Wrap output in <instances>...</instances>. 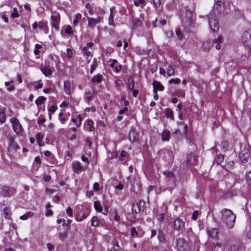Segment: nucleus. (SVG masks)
Here are the masks:
<instances>
[{
	"mask_svg": "<svg viewBox=\"0 0 251 251\" xmlns=\"http://www.w3.org/2000/svg\"><path fill=\"white\" fill-rule=\"evenodd\" d=\"M245 143L244 146L247 147V148H244V149H242V144L241 146V151L239 153V157L240 160L243 163H246L250 157V151L249 148H250L249 145L248 144V142H244Z\"/></svg>",
	"mask_w": 251,
	"mask_h": 251,
	"instance_id": "obj_2",
	"label": "nucleus"
},
{
	"mask_svg": "<svg viewBox=\"0 0 251 251\" xmlns=\"http://www.w3.org/2000/svg\"><path fill=\"white\" fill-rule=\"evenodd\" d=\"M176 246L179 251H187L188 250V243L185 242L182 238L177 239Z\"/></svg>",
	"mask_w": 251,
	"mask_h": 251,
	"instance_id": "obj_6",
	"label": "nucleus"
},
{
	"mask_svg": "<svg viewBox=\"0 0 251 251\" xmlns=\"http://www.w3.org/2000/svg\"><path fill=\"white\" fill-rule=\"evenodd\" d=\"M47 247L49 251H52L54 249V246L50 243L47 244Z\"/></svg>",
	"mask_w": 251,
	"mask_h": 251,
	"instance_id": "obj_64",
	"label": "nucleus"
},
{
	"mask_svg": "<svg viewBox=\"0 0 251 251\" xmlns=\"http://www.w3.org/2000/svg\"><path fill=\"white\" fill-rule=\"evenodd\" d=\"M10 121L12 124L14 131L16 133H20L22 130V127L18 120L16 118H12L11 119Z\"/></svg>",
	"mask_w": 251,
	"mask_h": 251,
	"instance_id": "obj_7",
	"label": "nucleus"
},
{
	"mask_svg": "<svg viewBox=\"0 0 251 251\" xmlns=\"http://www.w3.org/2000/svg\"><path fill=\"white\" fill-rule=\"evenodd\" d=\"M176 34L177 37L180 39H182V34L181 30L179 28H177L176 30Z\"/></svg>",
	"mask_w": 251,
	"mask_h": 251,
	"instance_id": "obj_54",
	"label": "nucleus"
},
{
	"mask_svg": "<svg viewBox=\"0 0 251 251\" xmlns=\"http://www.w3.org/2000/svg\"><path fill=\"white\" fill-rule=\"evenodd\" d=\"M246 236L249 239H251V228H246Z\"/></svg>",
	"mask_w": 251,
	"mask_h": 251,
	"instance_id": "obj_53",
	"label": "nucleus"
},
{
	"mask_svg": "<svg viewBox=\"0 0 251 251\" xmlns=\"http://www.w3.org/2000/svg\"><path fill=\"white\" fill-rule=\"evenodd\" d=\"M181 23H182V26H183L185 28V30L186 29V26H187V18H183L181 20Z\"/></svg>",
	"mask_w": 251,
	"mask_h": 251,
	"instance_id": "obj_56",
	"label": "nucleus"
},
{
	"mask_svg": "<svg viewBox=\"0 0 251 251\" xmlns=\"http://www.w3.org/2000/svg\"><path fill=\"white\" fill-rule=\"evenodd\" d=\"M108 23L110 25H114V16L112 13V9L110 8V14L108 18Z\"/></svg>",
	"mask_w": 251,
	"mask_h": 251,
	"instance_id": "obj_39",
	"label": "nucleus"
},
{
	"mask_svg": "<svg viewBox=\"0 0 251 251\" xmlns=\"http://www.w3.org/2000/svg\"><path fill=\"white\" fill-rule=\"evenodd\" d=\"M245 179L248 184V185L251 187V171L246 173Z\"/></svg>",
	"mask_w": 251,
	"mask_h": 251,
	"instance_id": "obj_34",
	"label": "nucleus"
},
{
	"mask_svg": "<svg viewBox=\"0 0 251 251\" xmlns=\"http://www.w3.org/2000/svg\"><path fill=\"white\" fill-rule=\"evenodd\" d=\"M41 70L43 74L46 76H49L52 73L51 69L50 68L49 66L46 65H41Z\"/></svg>",
	"mask_w": 251,
	"mask_h": 251,
	"instance_id": "obj_13",
	"label": "nucleus"
},
{
	"mask_svg": "<svg viewBox=\"0 0 251 251\" xmlns=\"http://www.w3.org/2000/svg\"><path fill=\"white\" fill-rule=\"evenodd\" d=\"M64 89L66 94L70 95L72 93L73 89L72 88L71 82L70 81L66 80L64 81Z\"/></svg>",
	"mask_w": 251,
	"mask_h": 251,
	"instance_id": "obj_14",
	"label": "nucleus"
},
{
	"mask_svg": "<svg viewBox=\"0 0 251 251\" xmlns=\"http://www.w3.org/2000/svg\"><path fill=\"white\" fill-rule=\"evenodd\" d=\"M134 81L131 77H129L127 80V85L128 89L130 91H132L134 88Z\"/></svg>",
	"mask_w": 251,
	"mask_h": 251,
	"instance_id": "obj_27",
	"label": "nucleus"
},
{
	"mask_svg": "<svg viewBox=\"0 0 251 251\" xmlns=\"http://www.w3.org/2000/svg\"><path fill=\"white\" fill-rule=\"evenodd\" d=\"M6 120V117L4 112L3 108L0 105V123H3Z\"/></svg>",
	"mask_w": 251,
	"mask_h": 251,
	"instance_id": "obj_25",
	"label": "nucleus"
},
{
	"mask_svg": "<svg viewBox=\"0 0 251 251\" xmlns=\"http://www.w3.org/2000/svg\"><path fill=\"white\" fill-rule=\"evenodd\" d=\"M83 51L84 52V54L86 56H89L91 54V52L88 50V49H87V47H84L83 48Z\"/></svg>",
	"mask_w": 251,
	"mask_h": 251,
	"instance_id": "obj_58",
	"label": "nucleus"
},
{
	"mask_svg": "<svg viewBox=\"0 0 251 251\" xmlns=\"http://www.w3.org/2000/svg\"><path fill=\"white\" fill-rule=\"evenodd\" d=\"M66 51H67V57L69 58H71L73 56L74 52H73V50H71V49L68 48L66 50Z\"/></svg>",
	"mask_w": 251,
	"mask_h": 251,
	"instance_id": "obj_48",
	"label": "nucleus"
},
{
	"mask_svg": "<svg viewBox=\"0 0 251 251\" xmlns=\"http://www.w3.org/2000/svg\"><path fill=\"white\" fill-rule=\"evenodd\" d=\"M219 231L218 228H212L208 229L207 231L208 235L212 238L217 240L218 239V234Z\"/></svg>",
	"mask_w": 251,
	"mask_h": 251,
	"instance_id": "obj_11",
	"label": "nucleus"
},
{
	"mask_svg": "<svg viewBox=\"0 0 251 251\" xmlns=\"http://www.w3.org/2000/svg\"><path fill=\"white\" fill-rule=\"evenodd\" d=\"M224 156L223 154L220 153L217 154L214 158V162L217 165H221V164L224 161Z\"/></svg>",
	"mask_w": 251,
	"mask_h": 251,
	"instance_id": "obj_21",
	"label": "nucleus"
},
{
	"mask_svg": "<svg viewBox=\"0 0 251 251\" xmlns=\"http://www.w3.org/2000/svg\"><path fill=\"white\" fill-rule=\"evenodd\" d=\"M132 26L133 27L139 26L141 24V21L138 19H135L132 21Z\"/></svg>",
	"mask_w": 251,
	"mask_h": 251,
	"instance_id": "obj_42",
	"label": "nucleus"
},
{
	"mask_svg": "<svg viewBox=\"0 0 251 251\" xmlns=\"http://www.w3.org/2000/svg\"><path fill=\"white\" fill-rule=\"evenodd\" d=\"M212 46V45L210 43L209 41H206L203 42L202 44V49L205 51H208Z\"/></svg>",
	"mask_w": 251,
	"mask_h": 251,
	"instance_id": "obj_28",
	"label": "nucleus"
},
{
	"mask_svg": "<svg viewBox=\"0 0 251 251\" xmlns=\"http://www.w3.org/2000/svg\"><path fill=\"white\" fill-rule=\"evenodd\" d=\"M94 92L91 91L90 90L86 91L85 92V98L86 101L89 102L94 98Z\"/></svg>",
	"mask_w": 251,
	"mask_h": 251,
	"instance_id": "obj_15",
	"label": "nucleus"
},
{
	"mask_svg": "<svg viewBox=\"0 0 251 251\" xmlns=\"http://www.w3.org/2000/svg\"><path fill=\"white\" fill-rule=\"evenodd\" d=\"M127 138L129 141H136L139 140V134L135 130H131L128 133Z\"/></svg>",
	"mask_w": 251,
	"mask_h": 251,
	"instance_id": "obj_12",
	"label": "nucleus"
},
{
	"mask_svg": "<svg viewBox=\"0 0 251 251\" xmlns=\"http://www.w3.org/2000/svg\"><path fill=\"white\" fill-rule=\"evenodd\" d=\"M85 7L86 8L88 9V11H89V13L90 15H93V11L91 7V5L90 3H88L86 4L85 5Z\"/></svg>",
	"mask_w": 251,
	"mask_h": 251,
	"instance_id": "obj_55",
	"label": "nucleus"
},
{
	"mask_svg": "<svg viewBox=\"0 0 251 251\" xmlns=\"http://www.w3.org/2000/svg\"><path fill=\"white\" fill-rule=\"evenodd\" d=\"M84 15L87 18L88 25L90 27H94L97 24H98L100 22H102V17H101L100 16L97 18H93L87 17L85 13H84Z\"/></svg>",
	"mask_w": 251,
	"mask_h": 251,
	"instance_id": "obj_5",
	"label": "nucleus"
},
{
	"mask_svg": "<svg viewBox=\"0 0 251 251\" xmlns=\"http://www.w3.org/2000/svg\"><path fill=\"white\" fill-rule=\"evenodd\" d=\"M62 222H63V224H62V226H64V227H65V226H67L68 227V228H69V225L72 222V220H68L67 221V222L68 223H66V221H65V220L63 219H58L57 220V224H60Z\"/></svg>",
	"mask_w": 251,
	"mask_h": 251,
	"instance_id": "obj_29",
	"label": "nucleus"
},
{
	"mask_svg": "<svg viewBox=\"0 0 251 251\" xmlns=\"http://www.w3.org/2000/svg\"><path fill=\"white\" fill-rule=\"evenodd\" d=\"M113 245V248L115 251H119L120 250V247L119 245L118 242L116 240H114Z\"/></svg>",
	"mask_w": 251,
	"mask_h": 251,
	"instance_id": "obj_43",
	"label": "nucleus"
},
{
	"mask_svg": "<svg viewBox=\"0 0 251 251\" xmlns=\"http://www.w3.org/2000/svg\"><path fill=\"white\" fill-rule=\"evenodd\" d=\"M13 81H6L5 82V85L7 87V89L8 91H12L15 89V87L14 85L10 86V84Z\"/></svg>",
	"mask_w": 251,
	"mask_h": 251,
	"instance_id": "obj_36",
	"label": "nucleus"
},
{
	"mask_svg": "<svg viewBox=\"0 0 251 251\" xmlns=\"http://www.w3.org/2000/svg\"><path fill=\"white\" fill-rule=\"evenodd\" d=\"M33 212L32 211H28L20 217V219L22 220H25L28 218H31L33 216Z\"/></svg>",
	"mask_w": 251,
	"mask_h": 251,
	"instance_id": "obj_23",
	"label": "nucleus"
},
{
	"mask_svg": "<svg viewBox=\"0 0 251 251\" xmlns=\"http://www.w3.org/2000/svg\"><path fill=\"white\" fill-rule=\"evenodd\" d=\"M215 6L219 13L224 10V3L221 0H217L215 3Z\"/></svg>",
	"mask_w": 251,
	"mask_h": 251,
	"instance_id": "obj_20",
	"label": "nucleus"
},
{
	"mask_svg": "<svg viewBox=\"0 0 251 251\" xmlns=\"http://www.w3.org/2000/svg\"><path fill=\"white\" fill-rule=\"evenodd\" d=\"M169 83L172 84H178L180 82V80L179 78H173L169 80Z\"/></svg>",
	"mask_w": 251,
	"mask_h": 251,
	"instance_id": "obj_49",
	"label": "nucleus"
},
{
	"mask_svg": "<svg viewBox=\"0 0 251 251\" xmlns=\"http://www.w3.org/2000/svg\"><path fill=\"white\" fill-rule=\"evenodd\" d=\"M234 165V162L233 161H230L227 163V167L229 169H232Z\"/></svg>",
	"mask_w": 251,
	"mask_h": 251,
	"instance_id": "obj_61",
	"label": "nucleus"
},
{
	"mask_svg": "<svg viewBox=\"0 0 251 251\" xmlns=\"http://www.w3.org/2000/svg\"><path fill=\"white\" fill-rule=\"evenodd\" d=\"M190 16H191V18L189 17V25H190L193 22V18L195 17V16H196V14H195V15H194L192 11H191L189 10V17Z\"/></svg>",
	"mask_w": 251,
	"mask_h": 251,
	"instance_id": "obj_47",
	"label": "nucleus"
},
{
	"mask_svg": "<svg viewBox=\"0 0 251 251\" xmlns=\"http://www.w3.org/2000/svg\"><path fill=\"white\" fill-rule=\"evenodd\" d=\"M19 15L16 8H14V11L11 13V17L13 18L18 17Z\"/></svg>",
	"mask_w": 251,
	"mask_h": 251,
	"instance_id": "obj_51",
	"label": "nucleus"
},
{
	"mask_svg": "<svg viewBox=\"0 0 251 251\" xmlns=\"http://www.w3.org/2000/svg\"><path fill=\"white\" fill-rule=\"evenodd\" d=\"M51 24L52 27L55 28V29H58V19L57 17L55 16H51Z\"/></svg>",
	"mask_w": 251,
	"mask_h": 251,
	"instance_id": "obj_24",
	"label": "nucleus"
},
{
	"mask_svg": "<svg viewBox=\"0 0 251 251\" xmlns=\"http://www.w3.org/2000/svg\"><path fill=\"white\" fill-rule=\"evenodd\" d=\"M57 109V107L54 105H51L48 109V111L50 113H53L55 111L56 109Z\"/></svg>",
	"mask_w": 251,
	"mask_h": 251,
	"instance_id": "obj_60",
	"label": "nucleus"
},
{
	"mask_svg": "<svg viewBox=\"0 0 251 251\" xmlns=\"http://www.w3.org/2000/svg\"><path fill=\"white\" fill-rule=\"evenodd\" d=\"M72 28L70 25H67L65 29V33L67 34H71L72 33Z\"/></svg>",
	"mask_w": 251,
	"mask_h": 251,
	"instance_id": "obj_59",
	"label": "nucleus"
},
{
	"mask_svg": "<svg viewBox=\"0 0 251 251\" xmlns=\"http://www.w3.org/2000/svg\"><path fill=\"white\" fill-rule=\"evenodd\" d=\"M152 86L153 87H155L156 88V89L160 91H162L164 89V87L163 86V85H162V84L160 82L157 80H153L152 83Z\"/></svg>",
	"mask_w": 251,
	"mask_h": 251,
	"instance_id": "obj_22",
	"label": "nucleus"
},
{
	"mask_svg": "<svg viewBox=\"0 0 251 251\" xmlns=\"http://www.w3.org/2000/svg\"><path fill=\"white\" fill-rule=\"evenodd\" d=\"M66 213L69 216L73 217V209L72 208L68 207L66 209Z\"/></svg>",
	"mask_w": 251,
	"mask_h": 251,
	"instance_id": "obj_52",
	"label": "nucleus"
},
{
	"mask_svg": "<svg viewBox=\"0 0 251 251\" xmlns=\"http://www.w3.org/2000/svg\"><path fill=\"white\" fill-rule=\"evenodd\" d=\"M87 215L86 214H83L82 216L77 215L76 217H75V220L77 222H80L85 219L87 218Z\"/></svg>",
	"mask_w": 251,
	"mask_h": 251,
	"instance_id": "obj_45",
	"label": "nucleus"
},
{
	"mask_svg": "<svg viewBox=\"0 0 251 251\" xmlns=\"http://www.w3.org/2000/svg\"><path fill=\"white\" fill-rule=\"evenodd\" d=\"M73 169L76 173H79L82 171V166L79 162L74 161L73 163Z\"/></svg>",
	"mask_w": 251,
	"mask_h": 251,
	"instance_id": "obj_19",
	"label": "nucleus"
},
{
	"mask_svg": "<svg viewBox=\"0 0 251 251\" xmlns=\"http://www.w3.org/2000/svg\"><path fill=\"white\" fill-rule=\"evenodd\" d=\"M209 25L211 29L213 32H216L219 29V24L218 21L215 19H211L209 20Z\"/></svg>",
	"mask_w": 251,
	"mask_h": 251,
	"instance_id": "obj_9",
	"label": "nucleus"
},
{
	"mask_svg": "<svg viewBox=\"0 0 251 251\" xmlns=\"http://www.w3.org/2000/svg\"><path fill=\"white\" fill-rule=\"evenodd\" d=\"M101 78L102 76L100 74L97 75H94L92 79V81L93 83H100L101 82Z\"/></svg>",
	"mask_w": 251,
	"mask_h": 251,
	"instance_id": "obj_33",
	"label": "nucleus"
},
{
	"mask_svg": "<svg viewBox=\"0 0 251 251\" xmlns=\"http://www.w3.org/2000/svg\"><path fill=\"white\" fill-rule=\"evenodd\" d=\"M46 100V98L43 96H40L37 98L35 101V103L37 106L39 107L41 105L44 103Z\"/></svg>",
	"mask_w": 251,
	"mask_h": 251,
	"instance_id": "obj_26",
	"label": "nucleus"
},
{
	"mask_svg": "<svg viewBox=\"0 0 251 251\" xmlns=\"http://www.w3.org/2000/svg\"><path fill=\"white\" fill-rule=\"evenodd\" d=\"M20 149L19 146L16 142H9L8 150L9 152L16 151Z\"/></svg>",
	"mask_w": 251,
	"mask_h": 251,
	"instance_id": "obj_17",
	"label": "nucleus"
},
{
	"mask_svg": "<svg viewBox=\"0 0 251 251\" xmlns=\"http://www.w3.org/2000/svg\"><path fill=\"white\" fill-rule=\"evenodd\" d=\"M167 73L168 75L169 76L173 75L175 73L174 69L171 66H169L167 70Z\"/></svg>",
	"mask_w": 251,
	"mask_h": 251,
	"instance_id": "obj_41",
	"label": "nucleus"
},
{
	"mask_svg": "<svg viewBox=\"0 0 251 251\" xmlns=\"http://www.w3.org/2000/svg\"><path fill=\"white\" fill-rule=\"evenodd\" d=\"M94 207L95 209L99 212H101L103 211V209L102 208V206L100 203V202L98 201H95L94 204Z\"/></svg>",
	"mask_w": 251,
	"mask_h": 251,
	"instance_id": "obj_32",
	"label": "nucleus"
},
{
	"mask_svg": "<svg viewBox=\"0 0 251 251\" xmlns=\"http://www.w3.org/2000/svg\"><path fill=\"white\" fill-rule=\"evenodd\" d=\"M94 123L92 120H89L87 121V125L89 126V130L93 131L94 130L95 128L93 126Z\"/></svg>",
	"mask_w": 251,
	"mask_h": 251,
	"instance_id": "obj_40",
	"label": "nucleus"
},
{
	"mask_svg": "<svg viewBox=\"0 0 251 251\" xmlns=\"http://www.w3.org/2000/svg\"><path fill=\"white\" fill-rule=\"evenodd\" d=\"M111 68L115 70V71L117 73L119 72L121 69V65H119L117 60L113 59L112 62L110 64Z\"/></svg>",
	"mask_w": 251,
	"mask_h": 251,
	"instance_id": "obj_16",
	"label": "nucleus"
},
{
	"mask_svg": "<svg viewBox=\"0 0 251 251\" xmlns=\"http://www.w3.org/2000/svg\"><path fill=\"white\" fill-rule=\"evenodd\" d=\"M242 42L248 49H251V29L246 30L242 37Z\"/></svg>",
	"mask_w": 251,
	"mask_h": 251,
	"instance_id": "obj_3",
	"label": "nucleus"
},
{
	"mask_svg": "<svg viewBox=\"0 0 251 251\" xmlns=\"http://www.w3.org/2000/svg\"><path fill=\"white\" fill-rule=\"evenodd\" d=\"M93 189L95 191L97 192L99 190V184L98 182H95L93 185Z\"/></svg>",
	"mask_w": 251,
	"mask_h": 251,
	"instance_id": "obj_63",
	"label": "nucleus"
},
{
	"mask_svg": "<svg viewBox=\"0 0 251 251\" xmlns=\"http://www.w3.org/2000/svg\"><path fill=\"white\" fill-rule=\"evenodd\" d=\"M174 227L176 230H181L184 226L183 222L179 218H176L174 221Z\"/></svg>",
	"mask_w": 251,
	"mask_h": 251,
	"instance_id": "obj_10",
	"label": "nucleus"
},
{
	"mask_svg": "<svg viewBox=\"0 0 251 251\" xmlns=\"http://www.w3.org/2000/svg\"><path fill=\"white\" fill-rule=\"evenodd\" d=\"M241 249V246L239 244L233 245L230 247L231 251H239Z\"/></svg>",
	"mask_w": 251,
	"mask_h": 251,
	"instance_id": "obj_38",
	"label": "nucleus"
},
{
	"mask_svg": "<svg viewBox=\"0 0 251 251\" xmlns=\"http://www.w3.org/2000/svg\"><path fill=\"white\" fill-rule=\"evenodd\" d=\"M223 41V37L222 36H220L218 37L217 39H215L212 42V44H216L215 48L217 50H219L221 49L220 44L222 43Z\"/></svg>",
	"mask_w": 251,
	"mask_h": 251,
	"instance_id": "obj_18",
	"label": "nucleus"
},
{
	"mask_svg": "<svg viewBox=\"0 0 251 251\" xmlns=\"http://www.w3.org/2000/svg\"><path fill=\"white\" fill-rule=\"evenodd\" d=\"M145 202L143 200H140L138 202H134L132 205V212L136 214L139 213L141 210H143Z\"/></svg>",
	"mask_w": 251,
	"mask_h": 251,
	"instance_id": "obj_4",
	"label": "nucleus"
},
{
	"mask_svg": "<svg viewBox=\"0 0 251 251\" xmlns=\"http://www.w3.org/2000/svg\"><path fill=\"white\" fill-rule=\"evenodd\" d=\"M199 215L200 213L198 210L194 211L192 214V219L195 221L196 220L198 219Z\"/></svg>",
	"mask_w": 251,
	"mask_h": 251,
	"instance_id": "obj_46",
	"label": "nucleus"
},
{
	"mask_svg": "<svg viewBox=\"0 0 251 251\" xmlns=\"http://www.w3.org/2000/svg\"><path fill=\"white\" fill-rule=\"evenodd\" d=\"M145 1V0H134V3L135 6H138L139 4H143L144 3Z\"/></svg>",
	"mask_w": 251,
	"mask_h": 251,
	"instance_id": "obj_57",
	"label": "nucleus"
},
{
	"mask_svg": "<svg viewBox=\"0 0 251 251\" xmlns=\"http://www.w3.org/2000/svg\"><path fill=\"white\" fill-rule=\"evenodd\" d=\"M170 137V132L168 130L163 131L162 134V139L163 141L169 140Z\"/></svg>",
	"mask_w": 251,
	"mask_h": 251,
	"instance_id": "obj_30",
	"label": "nucleus"
},
{
	"mask_svg": "<svg viewBox=\"0 0 251 251\" xmlns=\"http://www.w3.org/2000/svg\"><path fill=\"white\" fill-rule=\"evenodd\" d=\"M68 235V233L67 231H65L63 232H60L58 234V236L60 239L63 240L65 239Z\"/></svg>",
	"mask_w": 251,
	"mask_h": 251,
	"instance_id": "obj_44",
	"label": "nucleus"
},
{
	"mask_svg": "<svg viewBox=\"0 0 251 251\" xmlns=\"http://www.w3.org/2000/svg\"><path fill=\"white\" fill-rule=\"evenodd\" d=\"M157 238L160 242H164L166 240L165 235L161 230L158 231Z\"/></svg>",
	"mask_w": 251,
	"mask_h": 251,
	"instance_id": "obj_31",
	"label": "nucleus"
},
{
	"mask_svg": "<svg viewBox=\"0 0 251 251\" xmlns=\"http://www.w3.org/2000/svg\"><path fill=\"white\" fill-rule=\"evenodd\" d=\"M222 220L228 228H231L234 225L236 215L228 209L225 208L222 211Z\"/></svg>",
	"mask_w": 251,
	"mask_h": 251,
	"instance_id": "obj_1",
	"label": "nucleus"
},
{
	"mask_svg": "<svg viewBox=\"0 0 251 251\" xmlns=\"http://www.w3.org/2000/svg\"><path fill=\"white\" fill-rule=\"evenodd\" d=\"M97 66V65L95 62H94L93 64L91 65V69H90V73L91 74L93 73L94 71L96 69Z\"/></svg>",
	"mask_w": 251,
	"mask_h": 251,
	"instance_id": "obj_62",
	"label": "nucleus"
},
{
	"mask_svg": "<svg viewBox=\"0 0 251 251\" xmlns=\"http://www.w3.org/2000/svg\"><path fill=\"white\" fill-rule=\"evenodd\" d=\"M165 115L168 118L173 119V113L171 109L167 108L165 109Z\"/></svg>",
	"mask_w": 251,
	"mask_h": 251,
	"instance_id": "obj_35",
	"label": "nucleus"
},
{
	"mask_svg": "<svg viewBox=\"0 0 251 251\" xmlns=\"http://www.w3.org/2000/svg\"><path fill=\"white\" fill-rule=\"evenodd\" d=\"M91 226H93L97 227L99 226V221L98 217L94 216L91 219Z\"/></svg>",
	"mask_w": 251,
	"mask_h": 251,
	"instance_id": "obj_37",
	"label": "nucleus"
},
{
	"mask_svg": "<svg viewBox=\"0 0 251 251\" xmlns=\"http://www.w3.org/2000/svg\"><path fill=\"white\" fill-rule=\"evenodd\" d=\"M163 174L166 176L168 177L172 178L174 177L173 173L170 171L163 172Z\"/></svg>",
	"mask_w": 251,
	"mask_h": 251,
	"instance_id": "obj_50",
	"label": "nucleus"
},
{
	"mask_svg": "<svg viewBox=\"0 0 251 251\" xmlns=\"http://www.w3.org/2000/svg\"><path fill=\"white\" fill-rule=\"evenodd\" d=\"M0 193L4 197H10L12 194L14 193V190L9 189L8 186H3L1 187Z\"/></svg>",
	"mask_w": 251,
	"mask_h": 251,
	"instance_id": "obj_8",
	"label": "nucleus"
}]
</instances>
